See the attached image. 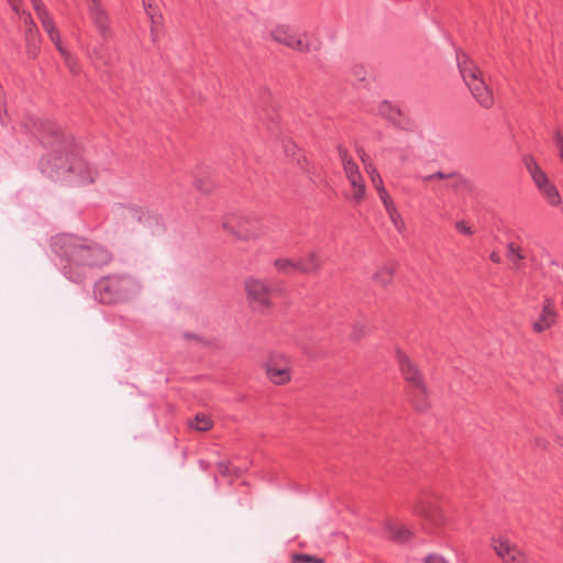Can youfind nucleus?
<instances>
[{
	"instance_id": "f257e3e1",
	"label": "nucleus",
	"mask_w": 563,
	"mask_h": 563,
	"mask_svg": "<svg viewBox=\"0 0 563 563\" xmlns=\"http://www.w3.org/2000/svg\"><path fill=\"white\" fill-rule=\"evenodd\" d=\"M37 131L42 144L52 148V152L40 162L43 174L53 180L74 185L85 186L93 183L96 170L84 159L71 136L66 135L52 121L42 122Z\"/></svg>"
},
{
	"instance_id": "f03ea898",
	"label": "nucleus",
	"mask_w": 563,
	"mask_h": 563,
	"mask_svg": "<svg viewBox=\"0 0 563 563\" xmlns=\"http://www.w3.org/2000/svg\"><path fill=\"white\" fill-rule=\"evenodd\" d=\"M53 253L58 257L63 275L74 283L86 278L87 269L101 267L112 260L101 245L75 234H57L51 240Z\"/></svg>"
},
{
	"instance_id": "7ed1b4c3",
	"label": "nucleus",
	"mask_w": 563,
	"mask_h": 563,
	"mask_svg": "<svg viewBox=\"0 0 563 563\" xmlns=\"http://www.w3.org/2000/svg\"><path fill=\"white\" fill-rule=\"evenodd\" d=\"M397 362L402 378L407 383V395L410 402L419 411L429 407V391L421 371L401 351H397Z\"/></svg>"
},
{
	"instance_id": "20e7f679",
	"label": "nucleus",
	"mask_w": 563,
	"mask_h": 563,
	"mask_svg": "<svg viewBox=\"0 0 563 563\" xmlns=\"http://www.w3.org/2000/svg\"><path fill=\"white\" fill-rule=\"evenodd\" d=\"M456 60L461 76L474 99L485 109L493 107V92L486 85L478 66L462 52H456Z\"/></svg>"
},
{
	"instance_id": "39448f33",
	"label": "nucleus",
	"mask_w": 563,
	"mask_h": 563,
	"mask_svg": "<svg viewBox=\"0 0 563 563\" xmlns=\"http://www.w3.org/2000/svg\"><path fill=\"white\" fill-rule=\"evenodd\" d=\"M135 290L134 280L126 275H110L95 284L93 294L98 301L114 305L128 300Z\"/></svg>"
},
{
	"instance_id": "423d86ee",
	"label": "nucleus",
	"mask_w": 563,
	"mask_h": 563,
	"mask_svg": "<svg viewBox=\"0 0 563 563\" xmlns=\"http://www.w3.org/2000/svg\"><path fill=\"white\" fill-rule=\"evenodd\" d=\"M222 225L227 232L245 241L257 239L266 232L260 214L255 212L232 214L223 221Z\"/></svg>"
},
{
	"instance_id": "0eeeda50",
	"label": "nucleus",
	"mask_w": 563,
	"mask_h": 563,
	"mask_svg": "<svg viewBox=\"0 0 563 563\" xmlns=\"http://www.w3.org/2000/svg\"><path fill=\"white\" fill-rule=\"evenodd\" d=\"M265 371L273 384L284 385L291 379L290 363L284 354L272 353L265 363Z\"/></svg>"
},
{
	"instance_id": "6e6552de",
	"label": "nucleus",
	"mask_w": 563,
	"mask_h": 563,
	"mask_svg": "<svg viewBox=\"0 0 563 563\" xmlns=\"http://www.w3.org/2000/svg\"><path fill=\"white\" fill-rule=\"evenodd\" d=\"M492 548L503 563H529L527 554L505 538H493Z\"/></svg>"
},
{
	"instance_id": "1a4fd4ad",
	"label": "nucleus",
	"mask_w": 563,
	"mask_h": 563,
	"mask_svg": "<svg viewBox=\"0 0 563 563\" xmlns=\"http://www.w3.org/2000/svg\"><path fill=\"white\" fill-rule=\"evenodd\" d=\"M413 514L421 517L431 530L439 529L446 522V517L441 508L427 499H421L415 505Z\"/></svg>"
},
{
	"instance_id": "9d476101",
	"label": "nucleus",
	"mask_w": 563,
	"mask_h": 563,
	"mask_svg": "<svg viewBox=\"0 0 563 563\" xmlns=\"http://www.w3.org/2000/svg\"><path fill=\"white\" fill-rule=\"evenodd\" d=\"M245 290L251 302L258 309L269 307L271 288L257 278H249L245 282Z\"/></svg>"
},
{
	"instance_id": "9b49d317",
	"label": "nucleus",
	"mask_w": 563,
	"mask_h": 563,
	"mask_svg": "<svg viewBox=\"0 0 563 563\" xmlns=\"http://www.w3.org/2000/svg\"><path fill=\"white\" fill-rule=\"evenodd\" d=\"M558 317L554 300L549 297L544 298L539 317L531 323L532 331L542 333L551 329L556 323Z\"/></svg>"
},
{
	"instance_id": "f8f14e48",
	"label": "nucleus",
	"mask_w": 563,
	"mask_h": 563,
	"mask_svg": "<svg viewBox=\"0 0 563 563\" xmlns=\"http://www.w3.org/2000/svg\"><path fill=\"white\" fill-rule=\"evenodd\" d=\"M272 38L285 46L299 52L310 51V44L305 42L289 26L278 25L272 31Z\"/></svg>"
},
{
	"instance_id": "ddd939ff",
	"label": "nucleus",
	"mask_w": 563,
	"mask_h": 563,
	"mask_svg": "<svg viewBox=\"0 0 563 563\" xmlns=\"http://www.w3.org/2000/svg\"><path fill=\"white\" fill-rule=\"evenodd\" d=\"M378 113L401 130L409 131L413 129L412 121L388 101H382L379 103Z\"/></svg>"
},
{
	"instance_id": "4468645a",
	"label": "nucleus",
	"mask_w": 563,
	"mask_h": 563,
	"mask_svg": "<svg viewBox=\"0 0 563 563\" xmlns=\"http://www.w3.org/2000/svg\"><path fill=\"white\" fill-rule=\"evenodd\" d=\"M89 16L99 34L106 40L111 36L109 16L102 8L100 0H91Z\"/></svg>"
},
{
	"instance_id": "2eb2a0df",
	"label": "nucleus",
	"mask_w": 563,
	"mask_h": 563,
	"mask_svg": "<svg viewBox=\"0 0 563 563\" xmlns=\"http://www.w3.org/2000/svg\"><path fill=\"white\" fill-rule=\"evenodd\" d=\"M382 536L397 543H405L412 537V532L397 520H387L382 529Z\"/></svg>"
},
{
	"instance_id": "dca6fc26",
	"label": "nucleus",
	"mask_w": 563,
	"mask_h": 563,
	"mask_svg": "<svg viewBox=\"0 0 563 563\" xmlns=\"http://www.w3.org/2000/svg\"><path fill=\"white\" fill-rule=\"evenodd\" d=\"M522 162L538 190L551 183L533 156L525 155Z\"/></svg>"
},
{
	"instance_id": "f3484780",
	"label": "nucleus",
	"mask_w": 563,
	"mask_h": 563,
	"mask_svg": "<svg viewBox=\"0 0 563 563\" xmlns=\"http://www.w3.org/2000/svg\"><path fill=\"white\" fill-rule=\"evenodd\" d=\"M41 21L43 29L46 31L49 40L54 43L55 47L62 44V38L58 30L55 26L54 20L49 12H42L40 16H37Z\"/></svg>"
},
{
	"instance_id": "a211bd4d",
	"label": "nucleus",
	"mask_w": 563,
	"mask_h": 563,
	"mask_svg": "<svg viewBox=\"0 0 563 563\" xmlns=\"http://www.w3.org/2000/svg\"><path fill=\"white\" fill-rule=\"evenodd\" d=\"M352 187L353 194L352 199L354 202L360 203L365 198V183L361 174H356L355 177L346 178Z\"/></svg>"
},
{
	"instance_id": "6ab92c4d",
	"label": "nucleus",
	"mask_w": 563,
	"mask_h": 563,
	"mask_svg": "<svg viewBox=\"0 0 563 563\" xmlns=\"http://www.w3.org/2000/svg\"><path fill=\"white\" fill-rule=\"evenodd\" d=\"M506 257L512 264L514 269L521 268V262L526 257L520 246L510 242L507 244Z\"/></svg>"
},
{
	"instance_id": "aec40b11",
	"label": "nucleus",
	"mask_w": 563,
	"mask_h": 563,
	"mask_svg": "<svg viewBox=\"0 0 563 563\" xmlns=\"http://www.w3.org/2000/svg\"><path fill=\"white\" fill-rule=\"evenodd\" d=\"M320 267V257L317 253H309L298 261V269L302 273H312Z\"/></svg>"
},
{
	"instance_id": "412c9836",
	"label": "nucleus",
	"mask_w": 563,
	"mask_h": 563,
	"mask_svg": "<svg viewBox=\"0 0 563 563\" xmlns=\"http://www.w3.org/2000/svg\"><path fill=\"white\" fill-rule=\"evenodd\" d=\"M340 157L342 161L345 177H355L356 174H361L356 163L349 156L345 150H339Z\"/></svg>"
},
{
	"instance_id": "4be33fe9",
	"label": "nucleus",
	"mask_w": 563,
	"mask_h": 563,
	"mask_svg": "<svg viewBox=\"0 0 563 563\" xmlns=\"http://www.w3.org/2000/svg\"><path fill=\"white\" fill-rule=\"evenodd\" d=\"M539 191L551 206L556 207L561 205V195L552 183L541 188Z\"/></svg>"
},
{
	"instance_id": "5701e85b",
	"label": "nucleus",
	"mask_w": 563,
	"mask_h": 563,
	"mask_svg": "<svg viewBox=\"0 0 563 563\" xmlns=\"http://www.w3.org/2000/svg\"><path fill=\"white\" fill-rule=\"evenodd\" d=\"M56 49L59 52V54L62 55L63 59H64V63L66 65V67L70 70L71 74L74 75H77L79 74L80 71V66H79V63L77 60V58L75 56H73L70 54V52H68L64 46L63 44H60L59 46L56 47Z\"/></svg>"
},
{
	"instance_id": "b1692460",
	"label": "nucleus",
	"mask_w": 563,
	"mask_h": 563,
	"mask_svg": "<svg viewBox=\"0 0 563 563\" xmlns=\"http://www.w3.org/2000/svg\"><path fill=\"white\" fill-rule=\"evenodd\" d=\"M142 1H143L144 10L152 22L151 32H152L153 41H155L154 27L156 25L161 24L163 18H162V14L158 12V10L148 0H142Z\"/></svg>"
},
{
	"instance_id": "393cba45",
	"label": "nucleus",
	"mask_w": 563,
	"mask_h": 563,
	"mask_svg": "<svg viewBox=\"0 0 563 563\" xmlns=\"http://www.w3.org/2000/svg\"><path fill=\"white\" fill-rule=\"evenodd\" d=\"M361 158L365 165V170L368 174L374 188L378 189V188L383 187L384 186L383 178L379 175L377 168L374 166V164L366 161L364 153L361 155Z\"/></svg>"
},
{
	"instance_id": "a878e982",
	"label": "nucleus",
	"mask_w": 563,
	"mask_h": 563,
	"mask_svg": "<svg viewBox=\"0 0 563 563\" xmlns=\"http://www.w3.org/2000/svg\"><path fill=\"white\" fill-rule=\"evenodd\" d=\"M395 267L393 265L382 266L374 275L375 280L382 285H387L393 280Z\"/></svg>"
},
{
	"instance_id": "bb28decb",
	"label": "nucleus",
	"mask_w": 563,
	"mask_h": 563,
	"mask_svg": "<svg viewBox=\"0 0 563 563\" xmlns=\"http://www.w3.org/2000/svg\"><path fill=\"white\" fill-rule=\"evenodd\" d=\"M274 265L277 268V271L285 274H290L292 272L299 271L298 262L288 258H278L274 262Z\"/></svg>"
},
{
	"instance_id": "cd10ccee",
	"label": "nucleus",
	"mask_w": 563,
	"mask_h": 563,
	"mask_svg": "<svg viewBox=\"0 0 563 563\" xmlns=\"http://www.w3.org/2000/svg\"><path fill=\"white\" fill-rule=\"evenodd\" d=\"M190 426L198 431H207L212 427V421L208 416L198 413Z\"/></svg>"
},
{
	"instance_id": "c85d7f7f",
	"label": "nucleus",
	"mask_w": 563,
	"mask_h": 563,
	"mask_svg": "<svg viewBox=\"0 0 563 563\" xmlns=\"http://www.w3.org/2000/svg\"><path fill=\"white\" fill-rule=\"evenodd\" d=\"M294 563H324L323 559L305 553H296L292 555Z\"/></svg>"
},
{
	"instance_id": "c756f323",
	"label": "nucleus",
	"mask_w": 563,
	"mask_h": 563,
	"mask_svg": "<svg viewBox=\"0 0 563 563\" xmlns=\"http://www.w3.org/2000/svg\"><path fill=\"white\" fill-rule=\"evenodd\" d=\"M21 16L23 18L27 31V38H31L33 36V32L36 31V25L29 12L22 11Z\"/></svg>"
},
{
	"instance_id": "7c9ffc66",
	"label": "nucleus",
	"mask_w": 563,
	"mask_h": 563,
	"mask_svg": "<svg viewBox=\"0 0 563 563\" xmlns=\"http://www.w3.org/2000/svg\"><path fill=\"white\" fill-rule=\"evenodd\" d=\"M103 47L100 46V48H95L90 55L92 62L95 63L96 66L100 67L102 65H107L108 64V59L106 58V56L102 54V51Z\"/></svg>"
},
{
	"instance_id": "2f4dec72",
	"label": "nucleus",
	"mask_w": 563,
	"mask_h": 563,
	"mask_svg": "<svg viewBox=\"0 0 563 563\" xmlns=\"http://www.w3.org/2000/svg\"><path fill=\"white\" fill-rule=\"evenodd\" d=\"M455 173H443V172H437L430 175L424 176L422 179L423 181H432L434 179H449L455 177Z\"/></svg>"
},
{
	"instance_id": "473e14b6",
	"label": "nucleus",
	"mask_w": 563,
	"mask_h": 563,
	"mask_svg": "<svg viewBox=\"0 0 563 563\" xmlns=\"http://www.w3.org/2000/svg\"><path fill=\"white\" fill-rule=\"evenodd\" d=\"M455 229L464 235L471 236L474 234V230L472 227L464 220H460L455 222Z\"/></svg>"
},
{
	"instance_id": "72a5a7b5",
	"label": "nucleus",
	"mask_w": 563,
	"mask_h": 563,
	"mask_svg": "<svg viewBox=\"0 0 563 563\" xmlns=\"http://www.w3.org/2000/svg\"><path fill=\"white\" fill-rule=\"evenodd\" d=\"M388 217H389L390 221L393 222V224L395 225V228L399 232H402V230L405 229V223H404L402 217L399 213V211L394 214H390Z\"/></svg>"
},
{
	"instance_id": "f704fd0d",
	"label": "nucleus",
	"mask_w": 563,
	"mask_h": 563,
	"mask_svg": "<svg viewBox=\"0 0 563 563\" xmlns=\"http://www.w3.org/2000/svg\"><path fill=\"white\" fill-rule=\"evenodd\" d=\"M554 144L559 151V156L563 161V135L560 131L554 133Z\"/></svg>"
},
{
	"instance_id": "c9c22d12",
	"label": "nucleus",
	"mask_w": 563,
	"mask_h": 563,
	"mask_svg": "<svg viewBox=\"0 0 563 563\" xmlns=\"http://www.w3.org/2000/svg\"><path fill=\"white\" fill-rule=\"evenodd\" d=\"M423 563H449L442 555L429 554L424 558Z\"/></svg>"
},
{
	"instance_id": "e433bc0d",
	"label": "nucleus",
	"mask_w": 563,
	"mask_h": 563,
	"mask_svg": "<svg viewBox=\"0 0 563 563\" xmlns=\"http://www.w3.org/2000/svg\"><path fill=\"white\" fill-rule=\"evenodd\" d=\"M376 191H377L379 199L382 200L384 206L386 203H388L389 201H393V199L390 198L388 191L386 190V188L384 186L376 189Z\"/></svg>"
},
{
	"instance_id": "4c0bfd02",
	"label": "nucleus",
	"mask_w": 563,
	"mask_h": 563,
	"mask_svg": "<svg viewBox=\"0 0 563 563\" xmlns=\"http://www.w3.org/2000/svg\"><path fill=\"white\" fill-rule=\"evenodd\" d=\"M31 3L37 16H40L42 12H48L45 5L43 4L42 0H31Z\"/></svg>"
},
{
	"instance_id": "58836bf2",
	"label": "nucleus",
	"mask_w": 563,
	"mask_h": 563,
	"mask_svg": "<svg viewBox=\"0 0 563 563\" xmlns=\"http://www.w3.org/2000/svg\"><path fill=\"white\" fill-rule=\"evenodd\" d=\"M218 468L222 475H231L232 474L229 463L221 462L218 464Z\"/></svg>"
},
{
	"instance_id": "ea45409f",
	"label": "nucleus",
	"mask_w": 563,
	"mask_h": 563,
	"mask_svg": "<svg viewBox=\"0 0 563 563\" xmlns=\"http://www.w3.org/2000/svg\"><path fill=\"white\" fill-rule=\"evenodd\" d=\"M384 208H385V210H386L388 216L398 212V209H397L396 205L394 203V201H389L388 203H386L384 206Z\"/></svg>"
},
{
	"instance_id": "a19ab883",
	"label": "nucleus",
	"mask_w": 563,
	"mask_h": 563,
	"mask_svg": "<svg viewBox=\"0 0 563 563\" xmlns=\"http://www.w3.org/2000/svg\"><path fill=\"white\" fill-rule=\"evenodd\" d=\"M130 212H131V216L133 218H136L139 221H142V218L145 214V212L140 208L131 209Z\"/></svg>"
},
{
	"instance_id": "79ce46f5",
	"label": "nucleus",
	"mask_w": 563,
	"mask_h": 563,
	"mask_svg": "<svg viewBox=\"0 0 563 563\" xmlns=\"http://www.w3.org/2000/svg\"><path fill=\"white\" fill-rule=\"evenodd\" d=\"M8 2L10 3V5L12 7V9L18 13V14H21L22 11H21V1L20 0H8Z\"/></svg>"
},
{
	"instance_id": "37998d69",
	"label": "nucleus",
	"mask_w": 563,
	"mask_h": 563,
	"mask_svg": "<svg viewBox=\"0 0 563 563\" xmlns=\"http://www.w3.org/2000/svg\"><path fill=\"white\" fill-rule=\"evenodd\" d=\"M490 260H492L494 263H499V262H500V256H499L497 253L493 252V253L490 254Z\"/></svg>"
},
{
	"instance_id": "c03bdc74",
	"label": "nucleus",
	"mask_w": 563,
	"mask_h": 563,
	"mask_svg": "<svg viewBox=\"0 0 563 563\" xmlns=\"http://www.w3.org/2000/svg\"><path fill=\"white\" fill-rule=\"evenodd\" d=\"M364 74H365V70L362 67H360L358 70L356 71V75L360 77L361 80L364 79V76H363Z\"/></svg>"
},
{
	"instance_id": "a18cd8bd",
	"label": "nucleus",
	"mask_w": 563,
	"mask_h": 563,
	"mask_svg": "<svg viewBox=\"0 0 563 563\" xmlns=\"http://www.w3.org/2000/svg\"><path fill=\"white\" fill-rule=\"evenodd\" d=\"M408 159V156L407 155H401V161H407Z\"/></svg>"
}]
</instances>
